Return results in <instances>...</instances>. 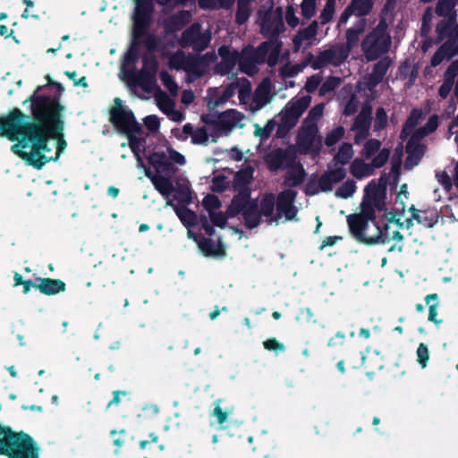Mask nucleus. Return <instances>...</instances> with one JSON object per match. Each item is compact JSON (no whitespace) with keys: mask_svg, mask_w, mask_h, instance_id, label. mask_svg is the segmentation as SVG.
I'll return each instance as SVG.
<instances>
[{"mask_svg":"<svg viewBox=\"0 0 458 458\" xmlns=\"http://www.w3.org/2000/svg\"><path fill=\"white\" fill-rule=\"evenodd\" d=\"M387 28L386 20L381 19L363 38L360 47L368 61H375L389 51L391 37L387 33Z\"/></svg>","mask_w":458,"mask_h":458,"instance_id":"nucleus-5","label":"nucleus"},{"mask_svg":"<svg viewBox=\"0 0 458 458\" xmlns=\"http://www.w3.org/2000/svg\"><path fill=\"white\" fill-rule=\"evenodd\" d=\"M311 98L303 96L296 101L289 102L281 111L280 123L277 126L276 136L284 138L297 124L299 118L310 104Z\"/></svg>","mask_w":458,"mask_h":458,"instance_id":"nucleus-7","label":"nucleus"},{"mask_svg":"<svg viewBox=\"0 0 458 458\" xmlns=\"http://www.w3.org/2000/svg\"><path fill=\"white\" fill-rule=\"evenodd\" d=\"M458 75V59L453 61L444 73V82L454 86L456 76Z\"/></svg>","mask_w":458,"mask_h":458,"instance_id":"nucleus-58","label":"nucleus"},{"mask_svg":"<svg viewBox=\"0 0 458 458\" xmlns=\"http://www.w3.org/2000/svg\"><path fill=\"white\" fill-rule=\"evenodd\" d=\"M387 114L384 107L379 106L376 110V117L374 119L373 130L380 131L387 125Z\"/></svg>","mask_w":458,"mask_h":458,"instance_id":"nucleus-47","label":"nucleus"},{"mask_svg":"<svg viewBox=\"0 0 458 458\" xmlns=\"http://www.w3.org/2000/svg\"><path fill=\"white\" fill-rule=\"evenodd\" d=\"M390 150L388 148H384L381 149L377 156L372 159L370 165L372 170L374 168H381L386 165L387 160L389 159Z\"/></svg>","mask_w":458,"mask_h":458,"instance_id":"nucleus-56","label":"nucleus"},{"mask_svg":"<svg viewBox=\"0 0 458 458\" xmlns=\"http://www.w3.org/2000/svg\"><path fill=\"white\" fill-rule=\"evenodd\" d=\"M335 8V0H327L326 4L320 13V23L325 25L332 21Z\"/></svg>","mask_w":458,"mask_h":458,"instance_id":"nucleus-49","label":"nucleus"},{"mask_svg":"<svg viewBox=\"0 0 458 458\" xmlns=\"http://www.w3.org/2000/svg\"><path fill=\"white\" fill-rule=\"evenodd\" d=\"M148 163L155 168L157 174L165 176H173L177 172V167L169 159L166 154L161 152H152L148 157Z\"/></svg>","mask_w":458,"mask_h":458,"instance_id":"nucleus-21","label":"nucleus"},{"mask_svg":"<svg viewBox=\"0 0 458 458\" xmlns=\"http://www.w3.org/2000/svg\"><path fill=\"white\" fill-rule=\"evenodd\" d=\"M372 106L369 104L362 106L360 113L354 118L351 131H355L354 143L360 145L369 136L372 122Z\"/></svg>","mask_w":458,"mask_h":458,"instance_id":"nucleus-13","label":"nucleus"},{"mask_svg":"<svg viewBox=\"0 0 458 458\" xmlns=\"http://www.w3.org/2000/svg\"><path fill=\"white\" fill-rule=\"evenodd\" d=\"M160 80L163 85L170 91L171 94H176L178 91V85L174 77L165 70L161 71Z\"/></svg>","mask_w":458,"mask_h":458,"instance_id":"nucleus-52","label":"nucleus"},{"mask_svg":"<svg viewBox=\"0 0 458 458\" xmlns=\"http://www.w3.org/2000/svg\"><path fill=\"white\" fill-rule=\"evenodd\" d=\"M211 38L209 30L202 31L200 23L193 22L182 31L178 43L182 48L191 47L194 52L199 53L208 47Z\"/></svg>","mask_w":458,"mask_h":458,"instance_id":"nucleus-10","label":"nucleus"},{"mask_svg":"<svg viewBox=\"0 0 458 458\" xmlns=\"http://www.w3.org/2000/svg\"><path fill=\"white\" fill-rule=\"evenodd\" d=\"M318 126L316 123H303L302 129L298 135L297 142L301 148H304L305 153L311 148L316 140Z\"/></svg>","mask_w":458,"mask_h":458,"instance_id":"nucleus-29","label":"nucleus"},{"mask_svg":"<svg viewBox=\"0 0 458 458\" xmlns=\"http://www.w3.org/2000/svg\"><path fill=\"white\" fill-rule=\"evenodd\" d=\"M250 13V1L238 0L237 10L235 13V23L238 25L244 24L249 20Z\"/></svg>","mask_w":458,"mask_h":458,"instance_id":"nucleus-39","label":"nucleus"},{"mask_svg":"<svg viewBox=\"0 0 458 458\" xmlns=\"http://www.w3.org/2000/svg\"><path fill=\"white\" fill-rule=\"evenodd\" d=\"M39 99L40 103L42 104V108L48 129L53 130V128L57 124L59 126L61 125V131H57V133L60 135L57 138H51V140H55L57 141L56 152L55 156V158L57 161L67 147V142L64 137V122L63 119V112L64 110V106L60 103L58 97H51L39 94Z\"/></svg>","mask_w":458,"mask_h":458,"instance_id":"nucleus-4","label":"nucleus"},{"mask_svg":"<svg viewBox=\"0 0 458 458\" xmlns=\"http://www.w3.org/2000/svg\"><path fill=\"white\" fill-rule=\"evenodd\" d=\"M350 173L356 179H362L373 174L370 164L365 163L360 158H355L350 165Z\"/></svg>","mask_w":458,"mask_h":458,"instance_id":"nucleus-34","label":"nucleus"},{"mask_svg":"<svg viewBox=\"0 0 458 458\" xmlns=\"http://www.w3.org/2000/svg\"><path fill=\"white\" fill-rule=\"evenodd\" d=\"M263 346L266 350L270 352H284L285 351V346L284 344L277 341L276 338H268L263 342Z\"/></svg>","mask_w":458,"mask_h":458,"instance_id":"nucleus-63","label":"nucleus"},{"mask_svg":"<svg viewBox=\"0 0 458 458\" xmlns=\"http://www.w3.org/2000/svg\"><path fill=\"white\" fill-rule=\"evenodd\" d=\"M157 105L165 114H169L174 107V102L165 93L157 99Z\"/></svg>","mask_w":458,"mask_h":458,"instance_id":"nucleus-62","label":"nucleus"},{"mask_svg":"<svg viewBox=\"0 0 458 458\" xmlns=\"http://www.w3.org/2000/svg\"><path fill=\"white\" fill-rule=\"evenodd\" d=\"M301 15L305 19H311L316 13V0H303L301 4Z\"/></svg>","mask_w":458,"mask_h":458,"instance_id":"nucleus-60","label":"nucleus"},{"mask_svg":"<svg viewBox=\"0 0 458 458\" xmlns=\"http://www.w3.org/2000/svg\"><path fill=\"white\" fill-rule=\"evenodd\" d=\"M229 188V182L224 174L216 175L212 178L210 190L216 193H223Z\"/></svg>","mask_w":458,"mask_h":458,"instance_id":"nucleus-48","label":"nucleus"},{"mask_svg":"<svg viewBox=\"0 0 458 458\" xmlns=\"http://www.w3.org/2000/svg\"><path fill=\"white\" fill-rule=\"evenodd\" d=\"M425 302L428 305V321L433 322L438 326L442 323L441 319H437V307H438V295L437 293H430L425 297Z\"/></svg>","mask_w":458,"mask_h":458,"instance_id":"nucleus-40","label":"nucleus"},{"mask_svg":"<svg viewBox=\"0 0 458 458\" xmlns=\"http://www.w3.org/2000/svg\"><path fill=\"white\" fill-rule=\"evenodd\" d=\"M38 282L35 288L45 295H55L63 293L66 289V284L61 279H54L50 277H37Z\"/></svg>","mask_w":458,"mask_h":458,"instance_id":"nucleus-26","label":"nucleus"},{"mask_svg":"<svg viewBox=\"0 0 458 458\" xmlns=\"http://www.w3.org/2000/svg\"><path fill=\"white\" fill-rule=\"evenodd\" d=\"M254 169L247 166L239 170L233 176L232 188L236 194L233 195L231 203L228 205V213L231 216H238L240 210L248 204L251 198L250 184L253 180Z\"/></svg>","mask_w":458,"mask_h":458,"instance_id":"nucleus-6","label":"nucleus"},{"mask_svg":"<svg viewBox=\"0 0 458 458\" xmlns=\"http://www.w3.org/2000/svg\"><path fill=\"white\" fill-rule=\"evenodd\" d=\"M344 134L345 129L339 125L327 133L324 143L327 147H333L344 137Z\"/></svg>","mask_w":458,"mask_h":458,"instance_id":"nucleus-43","label":"nucleus"},{"mask_svg":"<svg viewBox=\"0 0 458 458\" xmlns=\"http://www.w3.org/2000/svg\"><path fill=\"white\" fill-rule=\"evenodd\" d=\"M38 86L34 93L23 104L30 103V114H24L20 108L14 107L7 114L0 116V137H4L12 142L11 151L22 159L27 165L37 170L42 169L50 161H56L54 157H47L50 152L48 141L57 138L61 125L48 129L46 122Z\"/></svg>","mask_w":458,"mask_h":458,"instance_id":"nucleus-1","label":"nucleus"},{"mask_svg":"<svg viewBox=\"0 0 458 458\" xmlns=\"http://www.w3.org/2000/svg\"><path fill=\"white\" fill-rule=\"evenodd\" d=\"M158 63L155 57H144L141 70L130 75V82L140 86L145 92H150L157 82Z\"/></svg>","mask_w":458,"mask_h":458,"instance_id":"nucleus-12","label":"nucleus"},{"mask_svg":"<svg viewBox=\"0 0 458 458\" xmlns=\"http://www.w3.org/2000/svg\"><path fill=\"white\" fill-rule=\"evenodd\" d=\"M182 64H183V70L194 75L196 79L203 76L208 66L207 63L203 62V58L199 56L184 58L183 54L182 56L174 55L170 60V65L174 68L180 69Z\"/></svg>","mask_w":458,"mask_h":458,"instance_id":"nucleus-18","label":"nucleus"},{"mask_svg":"<svg viewBox=\"0 0 458 458\" xmlns=\"http://www.w3.org/2000/svg\"><path fill=\"white\" fill-rule=\"evenodd\" d=\"M145 175L151 181L155 189L166 199V205L174 207L177 216L182 217L181 209L176 208L172 199H169L170 195L174 191V186L171 181L172 176H165L162 174H155L148 167H144Z\"/></svg>","mask_w":458,"mask_h":458,"instance_id":"nucleus-17","label":"nucleus"},{"mask_svg":"<svg viewBox=\"0 0 458 458\" xmlns=\"http://www.w3.org/2000/svg\"><path fill=\"white\" fill-rule=\"evenodd\" d=\"M318 30V22L313 21L304 29L299 30L293 38L294 51H299L304 40H310L316 37Z\"/></svg>","mask_w":458,"mask_h":458,"instance_id":"nucleus-31","label":"nucleus"},{"mask_svg":"<svg viewBox=\"0 0 458 458\" xmlns=\"http://www.w3.org/2000/svg\"><path fill=\"white\" fill-rule=\"evenodd\" d=\"M208 216H209V218H210L213 225L220 227V228L225 227L228 218L234 217V216H229L228 208H226L225 213H223L222 211H219V212L212 211V212L208 213Z\"/></svg>","mask_w":458,"mask_h":458,"instance_id":"nucleus-46","label":"nucleus"},{"mask_svg":"<svg viewBox=\"0 0 458 458\" xmlns=\"http://www.w3.org/2000/svg\"><path fill=\"white\" fill-rule=\"evenodd\" d=\"M455 0H438L435 8L437 16H445L455 9Z\"/></svg>","mask_w":458,"mask_h":458,"instance_id":"nucleus-50","label":"nucleus"},{"mask_svg":"<svg viewBox=\"0 0 458 458\" xmlns=\"http://www.w3.org/2000/svg\"><path fill=\"white\" fill-rule=\"evenodd\" d=\"M197 243L206 257H224L225 255V247L220 239L216 243L211 238L201 237Z\"/></svg>","mask_w":458,"mask_h":458,"instance_id":"nucleus-28","label":"nucleus"},{"mask_svg":"<svg viewBox=\"0 0 458 458\" xmlns=\"http://www.w3.org/2000/svg\"><path fill=\"white\" fill-rule=\"evenodd\" d=\"M380 147H381L380 140H378L377 139L368 140L365 142L364 147H363V156L367 159L370 158L380 149Z\"/></svg>","mask_w":458,"mask_h":458,"instance_id":"nucleus-53","label":"nucleus"},{"mask_svg":"<svg viewBox=\"0 0 458 458\" xmlns=\"http://www.w3.org/2000/svg\"><path fill=\"white\" fill-rule=\"evenodd\" d=\"M445 20L440 21L436 27V32L437 34L436 44H438L442 42L445 39V32L452 27V25H454L458 23L457 21V12L455 9H454L452 12H450L449 14L444 16Z\"/></svg>","mask_w":458,"mask_h":458,"instance_id":"nucleus-32","label":"nucleus"},{"mask_svg":"<svg viewBox=\"0 0 458 458\" xmlns=\"http://www.w3.org/2000/svg\"><path fill=\"white\" fill-rule=\"evenodd\" d=\"M297 191L292 189L282 191L276 196V217L277 220L283 216L287 221L296 220L298 208L294 205Z\"/></svg>","mask_w":458,"mask_h":458,"instance_id":"nucleus-14","label":"nucleus"},{"mask_svg":"<svg viewBox=\"0 0 458 458\" xmlns=\"http://www.w3.org/2000/svg\"><path fill=\"white\" fill-rule=\"evenodd\" d=\"M285 30L283 21L282 12L272 14L267 13L265 14L260 31L264 37L269 38V41L275 42L278 39L280 34Z\"/></svg>","mask_w":458,"mask_h":458,"instance_id":"nucleus-20","label":"nucleus"},{"mask_svg":"<svg viewBox=\"0 0 458 458\" xmlns=\"http://www.w3.org/2000/svg\"><path fill=\"white\" fill-rule=\"evenodd\" d=\"M275 207L276 208V197L272 192L263 194L259 204L258 199L250 198L248 204L240 210L245 227L250 230L258 227L263 216L269 223L277 222L276 214H274Z\"/></svg>","mask_w":458,"mask_h":458,"instance_id":"nucleus-3","label":"nucleus"},{"mask_svg":"<svg viewBox=\"0 0 458 458\" xmlns=\"http://www.w3.org/2000/svg\"><path fill=\"white\" fill-rule=\"evenodd\" d=\"M347 224L351 234L356 241L361 243L374 245L386 242L383 230L380 226H377V228H375V233L372 235L367 234L366 232L369 229V222L357 214L349 215L347 216Z\"/></svg>","mask_w":458,"mask_h":458,"instance_id":"nucleus-9","label":"nucleus"},{"mask_svg":"<svg viewBox=\"0 0 458 458\" xmlns=\"http://www.w3.org/2000/svg\"><path fill=\"white\" fill-rule=\"evenodd\" d=\"M257 64H259L248 46L242 48L239 60L240 71L249 76H253L257 72Z\"/></svg>","mask_w":458,"mask_h":458,"instance_id":"nucleus-30","label":"nucleus"},{"mask_svg":"<svg viewBox=\"0 0 458 458\" xmlns=\"http://www.w3.org/2000/svg\"><path fill=\"white\" fill-rule=\"evenodd\" d=\"M341 79L335 76L328 77L321 85L319 94L321 96L334 91L340 84Z\"/></svg>","mask_w":458,"mask_h":458,"instance_id":"nucleus-57","label":"nucleus"},{"mask_svg":"<svg viewBox=\"0 0 458 458\" xmlns=\"http://www.w3.org/2000/svg\"><path fill=\"white\" fill-rule=\"evenodd\" d=\"M366 25V20L361 18L358 20L352 27L346 30L345 44L336 46L339 52V57L341 59L340 62L347 60L353 47L358 45L360 35L365 31Z\"/></svg>","mask_w":458,"mask_h":458,"instance_id":"nucleus-15","label":"nucleus"},{"mask_svg":"<svg viewBox=\"0 0 458 458\" xmlns=\"http://www.w3.org/2000/svg\"><path fill=\"white\" fill-rule=\"evenodd\" d=\"M202 205L205 209L210 213L218 209L222 206V202L219 198L215 194H208L202 201Z\"/></svg>","mask_w":458,"mask_h":458,"instance_id":"nucleus-55","label":"nucleus"},{"mask_svg":"<svg viewBox=\"0 0 458 458\" xmlns=\"http://www.w3.org/2000/svg\"><path fill=\"white\" fill-rule=\"evenodd\" d=\"M405 149L408 156L404 162V168L410 170L419 165L425 154L426 147L421 143H413L412 140H408Z\"/></svg>","mask_w":458,"mask_h":458,"instance_id":"nucleus-27","label":"nucleus"},{"mask_svg":"<svg viewBox=\"0 0 458 458\" xmlns=\"http://www.w3.org/2000/svg\"><path fill=\"white\" fill-rule=\"evenodd\" d=\"M0 455L7 458H40V446L23 430L0 424Z\"/></svg>","mask_w":458,"mask_h":458,"instance_id":"nucleus-2","label":"nucleus"},{"mask_svg":"<svg viewBox=\"0 0 458 458\" xmlns=\"http://www.w3.org/2000/svg\"><path fill=\"white\" fill-rule=\"evenodd\" d=\"M208 140V133L204 127L195 130L192 133L191 142L193 144H206Z\"/></svg>","mask_w":458,"mask_h":458,"instance_id":"nucleus-64","label":"nucleus"},{"mask_svg":"<svg viewBox=\"0 0 458 458\" xmlns=\"http://www.w3.org/2000/svg\"><path fill=\"white\" fill-rule=\"evenodd\" d=\"M190 18V13L187 11H182L178 14L171 18V23L174 25V30H180L183 27Z\"/></svg>","mask_w":458,"mask_h":458,"instance_id":"nucleus-61","label":"nucleus"},{"mask_svg":"<svg viewBox=\"0 0 458 458\" xmlns=\"http://www.w3.org/2000/svg\"><path fill=\"white\" fill-rule=\"evenodd\" d=\"M272 43L271 41L262 42L257 48L248 46L259 64L265 63Z\"/></svg>","mask_w":458,"mask_h":458,"instance_id":"nucleus-42","label":"nucleus"},{"mask_svg":"<svg viewBox=\"0 0 458 458\" xmlns=\"http://www.w3.org/2000/svg\"><path fill=\"white\" fill-rule=\"evenodd\" d=\"M174 198L179 203L189 205L192 202L191 191L187 185L180 184L176 189L174 188Z\"/></svg>","mask_w":458,"mask_h":458,"instance_id":"nucleus-45","label":"nucleus"},{"mask_svg":"<svg viewBox=\"0 0 458 458\" xmlns=\"http://www.w3.org/2000/svg\"><path fill=\"white\" fill-rule=\"evenodd\" d=\"M114 106L110 109L109 120L114 127L123 134L130 132H142L141 125L137 122L133 112L123 105V101L116 98Z\"/></svg>","mask_w":458,"mask_h":458,"instance_id":"nucleus-8","label":"nucleus"},{"mask_svg":"<svg viewBox=\"0 0 458 458\" xmlns=\"http://www.w3.org/2000/svg\"><path fill=\"white\" fill-rule=\"evenodd\" d=\"M306 172L303 166L299 164L296 167L287 172L284 176V184L288 187L300 186L305 180Z\"/></svg>","mask_w":458,"mask_h":458,"instance_id":"nucleus-33","label":"nucleus"},{"mask_svg":"<svg viewBox=\"0 0 458 458\" xmlns=\"http://www.w3.org/2000/svg\"><path fill=\"white\" fill-rule=\"evenodd\" d=\"M218 55L221 61L226 63L231 67H235L239 64L240 53L236 49H231L229 46L223 45L218 48Z\"/></svg>","mask_w":458,"mask_h":458,"instance_id":"nucleus-37","label":"nucleus"},{"mask_svg":"<svg viewBox=\"0 0 458 458\" xmlns=\"http://www.w3.org/2000/svg\"><path fill=\"white\" fill-rule=\"evenodd\" d=\"M353 148L352 145L349 142H344L337 153L335 155L333 161L337 165H345L350 163L351 159L353 157Z\"/></svg>","mask_w":458,"mask_h":458,"instance_id":"nucleus-35","label":"nucleus"},{"mask_svg":"<svg viewBox=\"0 0 458 458\" xmlns=\"http://www.w3.org/2000/svg\"><path fill=\"white\" fill-rule=\"evenodd\" d=\"M235 87L233 83L229 84L223 91L222 95L216 98H209L207 106L209 111H212L218 107L221 104L228 101L234 95Z\"/></svg>","mask_w":458,"mask_h":458,"instance_id":"nucleus-38","label":"nucleus"},{"mask_svg":"<svg viewBox=\"0 0 458 458\" xmlns=\"http://www.w3.org/2000/svg\"><path fill=\"white\" fill-rule=\"evenodd\" d=\"M387 179L383 174L377 183L375 180L370 181L364 189L363 199H369L375 204L377 210L385 209L386 198Z\"/></svg>","mask_w":458,"mask_h":458,"instance_id":"nucleus-16","label":"nucleus"},{"mask_svg":"<svg viewBox=\"0 0 458 458\" xmlns=\"http://www.w3.org/2000/svg\"><path fill=\"white\" fill-rule=\"evenodd\" d=\"M294 160V153L280 148L270 152L267 157V163L270 171H276L284 166L290 167Z\"/></svg>","mask_w":458,"mask_h":458,"instance_id":"nucleus-23","label":"nucleus"},{"mask_svg":"<svg viewBox=\"0 0 458 458\" xmlns=\"http://www.w3.org/2000/svg\"><path fill=\"white\" fill-rule=\"evenodd\" d=\"M416 354L418 363L421 366V368H426L429 359V352L428 346L425 344L420 343L417 348Z\"/></svg>","mask_w":458,"mask_h":458,"instance_id":"nucleus-59","label":"nucleus"},{"mask_svg":"<svg viewBox=\"0 0 458 458\" xmlns=\"http://www.w3.org/2000/svg\"><path fill=\"white\" fill-rule=\"evenodd\" d=\"M376 207L375 204L371 201H369V199H362V202L360 204V212L358 213V216H360L363 219L368 221L369 223L371 222L375 228L378 225V223L377 222V216H376Z\"/></svg>","mask_w":458,"mask_h":458,"instance_id":"nucleus-36","label":"nucleus"},{"mask_svg":"<svg viewBox=\"0 0 458 458\" xmlns=\"http://www.w3.org/2000/svg\"><path fill=\"white\" fill-rule=\"evenodd\" d=\"M243 118L241 112L236 109H228L217 114L215 133L224 132L228 134Z\"/></svg>","mask_w":458,"mask_h":458,"instance_id":"nucleus-22","label":"nucleus"},{"mask_svg":"<svg viewBox=\"0 0 458 458\" xmlns=\"http://www.w3.org/2000/svg\"><path fill=\"white\" fill-rule=\"evenodd\" d=\"M340 60L338 48L335 46L329 49L320 51L316 57L310 53L306 56L305 64H310L313 70H320L328 64L339 66L345 62H340Z\"/></svg>","mask_w":458,"mask_h":458,"instance_id":"nucleus-19","label":"nucleus"},{"mask_svg":"<svg viewBox=\"0 0 458 458\" xmlns=\"http://www.w3.org/2000/svg\"><path fill=\"white\" fill-rule=\"evenodd\" d=\"M276 125V123L273 119L267 121L264 127H259V125H256L255 135L260 137V139L262 140L268 139L272 134L273 131L275 130Z\"/></svg>","mask_w":458,"mask_h":458,"instance_id":"nucleus-54","label":"nucleus"},{"mask_svg":"<svg viewBox=\"0 0 458 458\" xmlns=\"http://www.w3.org/2000/svg\"><path fill=\"white\" fill-rule=\"evenodd\" d=\"M391 64L392 59L389 56L382 57L374 64L368 79V88L369 89L375 88L383 81Z\"/></svg>","mask_w":458,"mask_h":458,"instance_id":"nucleus-25","label":"nucleus"},{"mask_svg":"<svg viewBox=\"0 0 458 458\" xmlns=\"http://www.w3.org/2000/svg\"><path fill=\"white\" fill-rule=\"evenodd\" d=\"M154 9V0H135L132 15L134 39L147 34L152 21Z\"/></svg>","mask_w":458,"mask_h":458,"instance_id":"nucleus-11","label":"nucleus"},{"mask_svg":"<svg viewBox=\"0 0 458 458\" xmlns=\"http://www.w3.org/2000/svg\"><path fill=\"white\" fill-rule=\"evenodd\" d=\"M456 55H458V42L447 38L432 55L430 64L432 67H437L445 59L450 60Z\"/></svg>","mask_w":458,"mask_h":458,"instance_id":"nucleus-24","label":"nucleus"},{"mask_svg":"<svg viewBox=\"0 0 458 458\" xmlns=\"http://www.w3.org/2000/svg\"><path fill=\"white\" fill-rule=\"evenodd\" d=\"M356 191V182L352 179H348L345 181L342 185H340L335 192V195L337 198L342 199H348L353 195V193Z\"/></svg>","mask_w":458,"mask_h":458,"instance_id":"nucleus-44","label":"nucleus"},{"mask_svg":"<svg viewBox=\"0 0 458 458\" xmlns=\"http://www.w3.org/2000/svg\"><path fill=\"white\" fill-rule=\"evenodd\" d=\"M373 5V0H360L355 4L354 14L359 17L366 16L371 13Z\"/></svg>","mask_w":458,"mask_h":458,"instance_id":"nucleus-51","label":"nucleus"},{"mask_svg":"<svg viewBox=\"0 0 458 458\" xmlns=\"http://www.w3.org/2000/svg\"><path fill=\"white\" fill-rule=\"evenodd\" d=\"M140 132H130L129 134H125V135L128 139L129 146L131 149V152L137 157L139 165L145 167L143 165L142 159L140 156V147L142 145V142L144 141V139L137 137V134H140Z\"/></svg>","mask_w":458,"mask_h":458,"instance_id":"nucleus-41","label":"nucleus"}]
</instances>
